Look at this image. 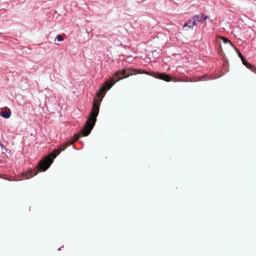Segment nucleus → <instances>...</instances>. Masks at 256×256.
Instances as JSON below:
<instances>
[{
    "label": "nucleus",
    "instance_id": "nucleus-1",
    "mask_svg": "<svg viewBox=\"0 0 256 256\" xmlns=\"http://www.w3.org/2000/svg\"><path fill=\"white\" fill-rule=\"evenodd\" d=\"M78 138L79 136L76 135V138L74 141L68 140L66 142L61 145L58 148L55 149L53 152L50 154V156H46L40 160L35 168L30 170L26 172L24 174L25 178L29 179L34 176L36 175L40 172L46 171L52 163L53 159L56 158V156L60 154L62 151L65 150L70 145L72 144L74 142L76 141Z\"/></svg>",
    "mask_w": 256,
    "mask_h": 256
},
{
    "label": "nucleus",
    "instance_id": "nucleus-2",
    "mask_svg": "<svg viewBox=\"0 0 256 256\" xmlns=\"http://www.w3.org/2000/svg\"><path fill=\"white\" fill-rule=\"evenodd\" d=\"M138 74L147 73L144 70L134 68L122 69V70H118L112 77L110 82L106 81L104 84L103 86L100 89L99 92L100 94L104 95L106 91L110 90L116 82L124 78Z\"/></svg>",
    "mask_w": 256,
    "mask_h": 256
},
{
    "label": "nucleus",
    "instance_id": "nucleus-3",
    "mask_svg": "<svg viewBox=\"0 0 256 256\" xmlns=\"http://www.w3.org/2000/svg\"><path fill=\"white\" fill-rule=\"evenodd\" d=\"M100 106V102L94 99L92 102V107L90 116L81 132V134H82L83 136H88L92 130L96 120V117L99 112Z\"/></svg>",
    "mask_w": 256,
    "mask_h": 256
},
{
    "label": "nucleus",
    "instance_id": "nucleus-4",
    "mask_svg": "<svg viewBox=\"0 0 256 256\" xmlns=\"http://www.w3.org/2000/svg\"><path fill=\"white\" fill-rule=\"evenodd\" d=\"M156 78L166 82H170L172 80V78L168 74L164 73H157Z\"/></svg>",
    "mask_w": 256,
    "mask_h": 256
},
{
    "label": "nucleus",
    "instance_id": "nucleus-5",
    "mask_svg": "<svg viewBox=\"0 0 256 256\" xmlns=\"http://www.w3.org/2000/svg\"><path fill=\"white\" fill-rule=\"evenodd\" d=\"M0 115L5 118H8L11 116L10 110V109H8L7 110H2Z\"/></svg>",
    "mask_w": 256,
    "mask_h": 256
},
{
    "label": "nucleus",
    "instance_id": "nucleus-6",
    "mask_svg": "<svg viewBox=\"0 0 256 256\" xmlns=\"http://www.w3.org/2000/svg\"><path fill=\"white\" fill-rule=\"evenodd\" d=\"M192 20H196L198 22H204V14H200V15L194 16L192 18Z\"/></svg>",
    "mask_w": 256,
    "mask_h": 256
},
{
    "label": "nucleus",
    "instance_id": "nucleus-7",
    "mask_svg": "<svg viewBox=\"0 0 256 256\" xmlns=\"http://www.w3.org/2000/svg\"><path fill=\"white\" fill-rule=\"evenodd\" d=\"M220 38L222 40L223 42L225 44H229L232 46L234 48L236 46L231 41H230L228 39L226 38L221 36Z\"/></svg>",
    "mask_w": 256,
    "mask_h": 256
},
{
    "label": "nucleus",
    "instance_id": "nucleus-8",
    "mask_svg": "<svg viewBox=\"0 0 256 256\" xmlns=\"http://www.w3.org/2000/svg\"><path fill=\"white\" fill-rule=\"evenodd\" d=\"M242 64L246 66L247 68H250V69H252V68H254V66L251 65L246 60L245 58H244L242 60Z\"/></svg>",
    "mask_w": 256,
    "mask_h": 256
},
{
    "label": "nucleus",
    "instance_id": "nucleus-9",
    "mask_svg": "<svg viewBox=\"0 0 256 256\" xmlns=\"http://www.w3.org/2000/svg\"><path fill=\"white\" fill-rule=\"evenodd\" d=\"M186 26H188L189 28H192V20H190L184 24V28Z\"/></svg>",
    "mask_w": 256,
    "mask_h": 256
},
{
    "label": "nucleus",
    "instance_id": "nucleus-10",
    "mask_svg": "<svg viewBox=\"0 0 256 256\" xmlns=\"http://www.w3.org/2000/svg\"><path fill=\"white\" fill-rule=\"evenodd\" d=\"M234 48L238 52L239 57L241 58L242 60L244 58H245L242 53L238 50L236 47L235 46Z\"/></svg>",
    "mask_w": 256,
    "mask_h": 256
},
{
    "label": "nucleus",
    "instance_id": "nucleus-11",
    "mask_svg": "<svg viewBox=\"0 0 256 256\" xmlns=\"http://www.w3.org/2000/svg\"><path fill=\"white\" fill-rule=\"evenodd\" d=\"M56 38L59 42L62 41L64 40L63 37L61 35H60V34H58L56 36Z\"/></svg>",
    "mask_w": 256,
    "mask_h": 256
},
{
    "label": "nucleus",
    "instance_id": "nucleus-12",
    "mask_svg": "<svg viewBox=\"0 0 256 256\" xmlns=\"http://www.w3.org/2000/svg\"><path fill=\"white\" fill-rule=\"evenodd\" d=\"M197 21L196 20H192V26H196L197 25Z\"/></svg>",
    "mask_w": 256,
    "mask_h": 256
},
{
    "label": "nucleus",
    "instance_id": "nucleus-13",
    "mask_svg": "<svg viewBox=\"0 0 256 256\" xmlns=\"http://www.w3.org/2000/svg\"><path fill=\"white\" fill-rule=\"evenodd\" d=\"M2 150H3V148L4 149V150H6V152H8L9 154H10V150H8L7 149H6L3 145H2Z\"/></svg>",
    "mask_w": 256,
    "mask_h": 256
},
{
    "label": "nucleus",
    "instance_id": "nucleus-14",
    "mask_svg": "<svg viewBox=\"0 0 256 256\" xmlns=\"http://www.w3.org/2000/svg\"><path fill=\"white\" fill-rule=\"evenodd\" d=\"M208 18H208V16H205L204 17V21L205 20H206Z\"/></svg>",
    "mask_w": 256,
    "mask_h": 256
},
{
    "label": "nucleus",
    "instance_id": "nucleus-15",
    "mask_svg": "<svg viewBox=\"0 0 256 256\" xmlns=\"http://www.w3.org/2000/svg\"><path fill=\"white\" fill-rule=\"evenodd\" d=\"M252 70L256 74V68L254 67V68H252Z\"/></svg>",
    "mask_w": 256,
    "mask_h": 256
},
{
    "label": "nucleus",
    "instance_id": "nucleus-16",
    "mask_svg": "<svg viewBox=\"0 0 256 256\" xmlns=\"http://www.w3.org/2000/svg\"><path fill=\"white\" fill-rule=\"evenodd\" d=\"M181 81L182 80H174V82H181Z\"/></svg>",
    "mask_w": 256,
    "mask_h": 256
}]
</instances>
